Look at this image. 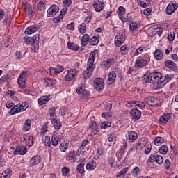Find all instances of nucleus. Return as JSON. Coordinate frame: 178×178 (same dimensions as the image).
Returning <instances> with one entry per match:
<instances>
[{
    "label": "nucleus",
    "instance_id": "obj_9",
    "mask_svg": "<svg viewBox=\"0 0 178 178\" xmlns=\"http://www.w3.org/2000/svg\"><path fill=\"white\" fill-rule=\"evenodd\" d=\"M145 104L150 105V106H158L159 105V101L155 97H147L145 99Z\"/></svg>",
    "mask_w": 178,
    "mask_h": 178
},
{
    "label": "nucleus",
    "instance_id": "obj_45",
    "mask_svg": "<svg viewBox=\"0 0 178 178\" xmlns=\"http://www.w3.org/2000/svg\"><path fill=\"white\" fill-rule=\"evenodd\" d=\"M1 176L3 178H10L12 176V170H10V168L2 172Z\"/></svg>",
    "mask_w": 178,
    "mask_h": 178
},
{
    "label": "nucleus",
    "instance_id": "obj_3",
    "mask_svg": "<svg viewBox=\"0 0 178 178\" xmlns=\"http://www.w3.org/2000/svg\"><path fill=\"white\" fill-rule=\"evenodd\" d=\"M29 108V102H22L21 104H18L14 106L9 111L10 115H16V113H20V112H24Z\"/></svg>",
    "mask_w": 178,
    "mask_h": 178
},
{
    "label": "nucleus",
    "instance_id": "obj_26",
    "mask_svg": "<svg viewBox=\"0 0 178 178\" xmlns=\"http://www.w3.org/2000/svg\"><path fill=\"white\" fill-rule=\"evenodd\" d=\"M41 162V156L36 155L31 158L30 161V166H35Z\"/></svg>",
    "mask_w": 178,
    "mask_h": 178
},
{
    "label": "nucleus",
    "instance_id": "obj_55",
    "mask_svg": "<svg viewBox=\"0 0 178 178\" xmlns=\"http://www.w3.org/2000/svg\"><path fill=\"white\" fill-rule=\"evenodd\" d=\"M144 148L145 154L148 155L149 154V152H151V149H152V145L147 143Z\"/></svg>",
    "mask_w": 178,
    "mask_h": 178
},
{
    "label": "nucleus",
    "instance_id": "obj_44",
    "mask_svg": "<svg viewBox=\"0 0 178 178\" xmlns=\"http://www.w3.org/2000/svg\"><path fill=\"white\" fill-rule=\"evenodd\" d=\"M61 173L62 176H64L65 177L70 175V169L67 168V166L63 167L61 169Z\"/></svg>",
    "mask_w": 178,
    "mask_h": 178
},
{
    "label": "nucleus",
    "instance_id": "obj_29",
    "mask_svg": "<svg viewBox=\"0 0 178 178\" xmlns=\"http://www.w3.org/2000/svg\"><path fill=\"white\" fill-rule=\"evenodd\" d=\"M131 115L132 116L133 119H136L138 120V119H140L141 118V111L138 109H132L130 111Z\"/></svg>",
    "mask_w": 178,
    "mask_h": 178
},
{
    "label": "nucleus",
    "instance_id": "obj_50",
    "mask_svg": "<svg viewBox=\"0 0 178 178\" xmlns=\"http://www.w3.org/2000/svg\"><path fill=\"white\" fill-rule=\"evenodd\" d=\"M129 47L126 44L122 46L120 48V51L122 55H127V54H129Z\"/></svg>",
    "mask_w": 178,
    "mask_h": 178
},
{
    "label": "nucleus",
    "instance_id": "obj_54",
    "mask_svg": "<svg viewBox=\"0 0 178 178\" xmlns=\"http://www.w3.org/2000/svg\"><path fill=\"white\" fill-rule=\"evenodd\" d=\"M163 166L166 170H169L170 169V166H172V163H170V159L165 160Z\"/></svg>",
    "mask_w": 178,
    "mask_h": 178
},
{
    "label": "nucleus",
    "instance_id": "obj_36",
    "mask_svg": "<svg viewBox=\"0 0 178 178\" xmlns=\"http://www.w3.org/2000/svg\"><path fill=\"white\" fill-rule=\"evenodd\" d=\"M154 55L155 59L157 60H162V59H163V53H162L159 49H156Z\"/></svg>",
    "mask_w": 178,
    "mask_h": 178
},
{
    "label": "nucleus",
    "instance_id": "obj_60",
    "mask_svg": "<svg viewBox=\"0 0 178 178\" xmlns=\"http://www.w3.org/2000/svg\"><path fill=\"white\" fill-rule=\"evenodd\" d=\"M139 5L141 6V8H147V6H149L151 5V3L149 2H145L143 0L139 1Z\"/></svg>",
    "mask_w": 178,
    "mask_h": 178
},
{
    "label": "nucleus",
    "instance_id": "obj_25",
    "mask_svg": "<svg viewBox=\"0 0 178 178\" xmlns=\"http://www.w3.org/2000/svg\"><path fill=\"white\" fill-rule=\"evenodd\" d=\"M172 79H173V75L172 74H168L164 76H162L161 84H162L163 86H165V84H168V83L171 81Z\"/></svg>",
    "mask_w": 178,
    "mask_h": 178
},
{
    "label": "nucleus",
    "instance_id": "obj_19",
    "mask_svg": "<svg viewBox=\"0 0 178 178\" xmlns=\"http://www.w3.org/2000/svg\"><path fill=\"white\" fill-rule=\"evenodd\" d=\"M148 62H149L148 58L138 59L135 62V66L136 67H143L144 66H147V65H148Z\"/></svg>",
    "mask_w": 178,
    "mask_h": 178
},
{
    "label": "nucleus",
    "instance_id": "obj_46",
    "mask_svg": "<svg viewBox=\"0 0 178 178\" xmlns=\"http://www.w3.org/2000/svg\"><path fill=\"white\" fill-rule=\"evenodd\" d=\"M78 30L80 34H84L87 30V26L85 23H82L81 25L78 26Z\"/></svg>",
    "mask_w": 178,
    "mask_h": 178
},
{
    "label": "nucleus",
    "instance_id": "obj_38",
    "mask_svg": "<svg viewBox=\"0 0 178 178\" xmlns=\"http://www.w3.org/2000/svg\"><path fill=\"white\" fill-rule=\"evenodd\" d=\"M17 84L19 86V88H21V90H24L26 87H27V81H24L22 79H17Z\"/></svg>",
    "mask_w": 178,
    "mask_h": 178
},
{
    "label": "nucleus",
    "instance_id": "obj_5",
    "mask_svg": "<svg viewBox=\"0 0 178 178\" xmlns=\"http://www.w3.org/2000/svg\"><path fill=\"white\" fill-rule=\"evenodd\" d=\"M172 122V114L171 113H164L159 119V124H166L168 122Z\"/></svg>",
    "mask_w": 178,
    "mask_h": 178
},
{
    "label": "nucleus",
    "instance_id": "obj_51",
    "mask_svg": "<svg viewBox=\"0 0 178 178\" xmlns=\"http://www.w3.org/2000/svg\"><path fill=\"white\" fill-rule=\"evenodd\" d=\"M90 45H98V42H99V40L97 36H93L90 38Z\"/></svg>",
    "mask_w": 178,
    "mask_h": 178
},
{
    "label": "nucleus",
    "instance_id": "obj_58",
    "mask_svg": "<svg viewBox=\"0 0 178 178\" xmlns=\"http://www.w3.org/2000/svg\"><path fill=\"white\" fill-rule=\"evenodd\" d=\"M46 4L44 1H40L38 3V10H44L45 9L46 7Z\"/></svg>",
    "mask_w": 178,
    "mask_h": 178
},
{
    "label": "nucleus",
    "instance_id": "obj_63",
    "mask_svg": "<svg viewBox=\"0 0 178 178\" xmlns=\"http://www.w3.org/2000/svg\"><path fill=\"white\" fill-rule=\"evenodd\" d=\"M168 41H175V32H170L167 37Z\"/></svg>",
    "mask_w": 178,
    "mask_h": 178
},
{
    "label": "nucleus",
    "instance_id": "obj_7",
    "mask_svg": "<svg viewBox=\"0 0 178 178\" xmlns=\"http://www.w3.org/2000/svg\"><path fill=\"white\" fill-rule=\"evenodd\" d=\"M104 80L102 78L95 79L94 86L97 91H102L104 90Z\"/></svg>",
    "mask_w": 178,
    "mask_h": 178
},
{
    "label": "nucleus",
    "instance_id": "obj_13",
    "mask_svg": "<svg viewBox=\"0 0 178 178\" xmlns=\"http://www.w3.org/2000/svg\"><path fill=\"white\" fill-rule=\"evenodd\" d=\"M126 138L129 143H134L138 138V134L134 131H129L126 135Z\"/></svg>",
    "mask_w": 178,
    "mask_h": 178
},
{
    "label": "nucleus",
    "instance_id": "obj_32",
    "mask_svg": "<svg viewBox=\"0 0 178 178\" xmlns=\"http://www.w3.org/2000/svg\"><path fill=\"white\" fill-rule=\"evenodd\" d=\"M44 83L47 87H54L56 84V80L49 78H44Z\"/></svg>",
    "mask_w": 178,
    "mask_h": 178
},
{
    "label": "nucleus",
    "instance_id": "obj_35",
    "mask_svg": "<svg viewBox=\"0 0 178 178\" xmlns=\"http://www.w3.org/2000/svg\"><path fill=\"white\" fill-rule=\"evenodd\" d=\"M88 41H90V35L88 34H84L82 36L81 43L83 47H86L87 44H88Z\"/></svg>",
    "mask_w": 178,
    "mask_h": 178
},
{
    "label": "nucleus",
    "instance_id": "obj_16",
    "mask_svg": "<svg viewBox=\"0 0 178 178\" xmlns=\"http://www.w3.org/2000/svg\"><path fill=\"white\" fill-rule=\"evenodd\" d=\"M177 8H178L177 3H170L168 5L165 12L167 15H173V13L176 12V9H177Z\"/></svg>",
    "mask_w": 178,
    "mask_h": 178
},
{
    "label": "nucleus",
    "instance_id": "obj_30",
    "mask_svg": "<svg viewBox=\"0 0 178 178\" xmlns=\"http://www.w3.org/2000/svg\"><path fill=\"white\" fill-rule=\"evenodd\" d=\"M165 67H168V69H172V70H175V69H177V65H176V63H175V62L170 60L165 61Z\"/></svg>",
    "mask_w": 178,
    "mask_h": 178
},
{
    "label": "nucleus",
    "instance_id": "obj_64",
    "mask_svg": "<svg viewBox=\"0 0 178 178\" xmlns=\"http://www.w3.org/2000/svg\"><path fill=\"white\" fill-rule=\"evenodd\" d=\"M67 112V108H66L65 107H62L60 109L59 115H60V116H65Z\"/></svg>",
    "mask_w": 178,
    "mask_h": 178
},
{
    "label": "nucleus",
    "instance_id": "obj_14",
    "mask_svg": "<svg viewBox=\"0 0 178 178\" xmlns=\"http://www.w3.org/2000/svg\"><path fill=\"white\" fill-rule=\"evenodd\" d=\"M117 15L122 22L124 23L127 22V18L124 17V15H126V8H124V7L120 6L117 10Z\"/></svg>",
    "mask_w": 178,
    "mask_h": 178
},
{
    "label": "nucleus",
    "instance_id": "obj_43",
    "mask_svg": "<svg viewBox=\"0 0 178 178\" xmlns=\"http://www.w3.org/2000/svg\"><path fill=\"white\" fill-rule=\"evenodd\" d=\"M24 40L26 42V44H29V45H33L34 44L35 41L37 40V39H34L31 37L25 36L24 37Z\"/></svg>",
    "mask_w": 178,
    "mask_h": 178
},
{
    "label": "nucleus",
    "instance_id": "obj_15",
    "mask_svg": "<svg viewBox=\"0 0 178 178\" xmlns=\"http://www.w3.org/2000/svg\"><path fill=\"white\" fill-rule=\"evenodd\" d=\"M89 129L91 130L92 134L95 136L97 134L98 131H99V124H98L95 121H91L89 124Z\"/></svg>",
    "mask_w": 178,
    "mask_h": 178
},
{
    "label": "nucleus",
    "instance_id": "obj_12",
    "mask_svg": "<svg viewBox=\"0 0 178 178\" xmlns=\"http://www.w3.org/2000/svg\"><path fill=\"white\" fill-rule=\"evenodd\" d=\"M93 8L95 12H101L104 10V8H105V3L102 1L96 0L94 1Z\"/></svg>",
    "mask_w": 178,
    "mask_h": 178
},
{
    "label": "nucleus",
    "instance_id": "obj_2",
    "mask_svg": "<svg viewBox=\"0 0 178 178\" xmlns=\"http://www.w3.org/2000/svg\"><path fill=\"white\" fill-rule=\"evenodd\" d=\"M162 80V73L152 72L148 76H145L143 83H151L152 84H158Z\"/></svg>",
    "mask_w": 178,
    "mask_h": 178
},
{
    "label": "nucleus",
    "instance_id": "obj_61",
    "mask_svg": "<svg viewBox=\"0 0 178 178\" xmlns=\"http://www.w3.org/2000/svg\"><path fill=\"white\" fill-rule=\"evenodd\" d=\"M50 120L52 124L59 121L60 120L58 119V116L56 115V114L54 115H50Z\"/></svg>",
    "mask_w": 178,
    "mask_h": 178
},
{
    "label": "nucleus",
    "instance_id": "obj_53",
    "mask_svg": "<svg viewBox=\"0 0 178 178\" xmlns=\"http://www.w3.org/2000/svg\"><path fill=\"white\" fill-rule=\"evenodd\" d=\"M43 143L44 145H47V147H51V137H49V136H46L43 138Z\"/></svg>",
    "mask_w": 178,
    "mask_h": 178
},
{
    "label": "nucleus",
    "instance_id": "obj_18",
    "mask_svg": "<svg viewBox=\"0 0 178 178\" xmlns=\"http://www.w3.org/2000/svg\"><path fill=\"white\" fill-rule=\"evenodd\" d=\"M27 152V148L23 145H18L14 152L15 155H24Z\"/></svg>",
    "mask_w": 178,
    "mask_h": 178
},
{
    "label": "nucleus",
    "instance_id": "obj_34",
    "mask_svg": "<svg viewBox=\"0 0 178 178\" xmlns=\"http://www.w3.org/2000/svg\"><path fill=\"white\" fill-rule=\"evenodd\" d=\"M67 148H69V142L67 140H64L59 147L61 152H66Z\"/></svg>",
    "mask_w": 178,
    "mask_h": 178
},
{
    "label": "nucleus",
    "instance_id": "obj_11",
    "mask_svg": "<svg viewBox=\"0 0 178 178\" xmlns=\"http://www.w3.org/2000/svg\"><path fill=\"white\" fill-rule=\"evenodd\" d=\"M149 161L152 163L156 162L158 165H162L163 163V157L159 154H154L149 158Z\"/></svg>",
    "mask_w": 178,
    "mask_h": 178
},
{
    "label": "nucleus",
    "instance_id": "obj_48",
    "mask_svg": "<svg viewBox=\"0 0 178 178\" xmlns=\"http://www.w3.org/2000/svg\"><path fill=\"white\" fill-rule=\"evenodd\" d=\"M164 141L165 140L163 139V138L159 136L154 139V143L155 145L159 146L161 145V144H163Z\"/></svg>",
    "mask_w": 178,
    "mask_h": 178
},
{
    "label": "nucleus",
    "instance_id": "obj_41",
    "mask_svg": "<svg viewBox=\"0 0 178 178\" xmlns=\"http://www.w3.org/2000/svg\"><path fill=\"white\" fill-rule=\"evenodd\" d=\"M127 172H129V167H125L121 171L117 173L116 177H122L126 176Z\"/></svg>",
    "mask_w": 178,
    "mask_h": 178
},
{
    "label": "nucleus",
    "instance_id": "obj_17",
    "mask_svg": "<svg viewBox=\"0 0 178 178\" xmlns=\"http://www.w3.org/2000/svg\"><path fill=\"white\" fill-rule=\"evenodd\" d=\"M113 65H115V58H107L102 62V67L104 69H109Z\"/></svg>",
    "mask_w": 178,
    "mask_h": 178
},
{
    "label": "nucleus",
    "instance_id": "obj_59",
    "mask_svg": "<svg viewBox=\"0 0 178 178\" xmlns=\"http://www.w3.org/2000/svg\"><path fill=\"white\" fill-rule=\"evenodd\" d=\"M155 30V33H154V35L155 34H157L159 35V37H161V35H162V33H163V28L162 27H157L156 29H154Z\"/></svg>",
    "mask_w": 178,
    "mask_h": 178
},
{
    "label": "nucleus",
    "instance_id": "obj_49",
    "mask_svg": "<svg viewBox=\"0 0 178 178\" xmlns=\"http://www.w3.org/2000/svg\"><path fill=\"white\" fill-rule=\"evenodd\" d=\"M140 173H141V170L139 167H134L131 171V175L134 177H137Z\"/></svg>",
    "mask_w": 178,
    "mask_h": 178
},
{
    "label": "nucleus",
    "instance_id": "obj_20",
    "mask_svg": "<svg viewBox=\"0 0 178 178\" xmlns=\"http://www.w3.org/2000/svg\"><path fill=\"white\" fill-rule=\"evenodd\" d=\"M59 132L58 131H56L54 132L53 136L51 137V144L53 147H56L58 144H59Z\"/></svg>",
    "mask_w": 178,
    "mask_h": 178
},
{
    "label": "nucleus",
    "instance_id": "obj_4",
    "mask_svg": "<svg viewBox=\"0 0 178 178\" xmlns=\"http://www.w3.org/2000/svg\"><path fill=\"white\" fill-rule=\"evenodd\" d=\"M148 144V138H141L135 144V149H144L145 146Z\"/></svg>",
    "mask_w": 178,
    "mask_h": 178
},
{
    "label": "nucleus",
    "instance_id": "obj_21",
    "mask_svg": "<svg viewBox=\"0 0 178 178\" xmlns=\"http://www.w3.org/2000/svg\"><path fill=\"white\" fill-rule=\"evenodd\" d=\"M115 80H116V72L115 71L110 72L107 79V84L108 86H111V84H113V83H115Z\"/></svg>",
    "mask_w": 178,
    "mask_h": 178
},
{
    "label": "nucleus",
    "instance_id": "obj_62",
    "mask_svg": "<svg viewBox=\"0 0 178 178\" xmlns=\"http://www.w3.org/2000/svg\"><path fill=\"white\" fill-rule=\"evenodd\" d=\"M112 124L111 123V122H108V121H106V122H104L102 124V129H107V127H111V125Z\"/></svg>",
    "mask_w": 178,
    "mask_h": 178
},
{
    "label": "nucleus",
    "instance_id": "obj_23",
    "mask_svg": "<svg viewBox=\"0 0 178 178\" xmlns=\"http://www.w3.org/2000/svg\"><path fill=\"white\" fill-rule=\"evenodd\" d=\"M86 170L89 172H91L92 170H95V169L97 168V161L94 159L90 160L87 164H86Z\"/></svg>",
    "mask_w": 178,
    "mask_h": 178
},
{
    "label": "nucleus",
    "instance_id": "obj_57",
    "mask_svg": "<svg viewBox=\"0 0 178 178\" xmlns=\"http://www.w3.org/2000/svg\"><path fill=\"white\" fill-rule=\"evenodd\" d=\"M53 125L56 130H60V129H62V122H60V120H59L58 122L53 123Z\"/></svg>",
    "mask_w": 178,
    "mask_h": 178
},
{
    "label": "nucleus",
    "instance_id": "obj_56",
    "mask_svg": "<svg viewBox=\"0 0 178 178\" xmlns=\"http://www.w3.org/2000/svg\"><path fill=\"white\" fill-rule=\"evenodd\" d=\"M77 170L79 173H81V175H83L85 170H84V163H81L79 165L77 166Z\"/></svg>",
    "mask_w": 178,
    "mask_h": 178
},
{
    "label": "nucleus",
    "instance_id": "obj_52",
    "mask_svg": "<svg viewBox=\"0 0 178 178\" xmlns=\"http://www.w3.org/2000/svg\"><path fill=\"white\" fill-rule=\"evenodd\" d=\"M168 146L163 145H161L159 149V152H160L161 154H162V155H165V154H168Z\"/></svg>",
    "mask_w": 178,
    "mask_h": 178
},
{
    "label": "nucleus",
    "instance_id": "obj_1",
    "mask_svg": "<svg viewBox=\"0 0 178 178\" xmlns=\"http://www.w3.org/2000/svg\"><path fill=\"white\" fill-rule=\"evenodd\" d=\"M94 62H95V52L92 51L88 60L86 70L83 73V81H86L87 79H90V77H91L92 72H94V69H95V65H94Z\"/></svg>",
    "mask_w": 178,
    "mask_h": 178
},
{
    "label": "nucleus",
    "instance_id": "obj_37",
    "mask_svg": "<svg viewBox=\"0 0 178 178\" xmlns=\"http://www.w3.org/2000/svg\"><path fill=\"white\" fill-rule=\"evenodd\" d=\"M67 161H75L76 160V154L73 151H70L66 155Z\"/></svg>",
    "mask_w": 178,
    "mask_h": 178
},
{
    "label": "nucleus",
    "instance_id": "obj_22",
    "mask_svg": "<svg viewBox=\"0 0 178 178\" xmlns=\"http://www.w3.org/2000/svg\"><path fill=\"white\" fill-rule=\"evenodd\" d=\"M65 70V67L60 65H57L56 67H51L50 68V73H54V74H59Z\"/></svg>",
    "mask_w": 178,
    "mask_h": 178
},
{
    "label": "nucleus",
    "instance_id": "obj_27",
    "mask_svg": "<svg viewBox=\"0 0 178 178\" xmlns=\"http://www.w3.org/2000/svg\"><path fill=\"white\" fill-rule=\"evenodd\" d=\"M24 140L26 145H29V147H31V145L34 144L33 136H30V134H26L25 136H24Z\"/></svg>",
    "mask_w": 178,
    "mask_h": 178
},
{
    "label": "nucleus",
    "instance_id": "obj_24",
    "mask_svg": "<svg viewBox=\"0 0 178 178\" xmlns=\"http://www.w3.org/2000/svg\"><path fill=\"white\" fill-rule=\"evenodd\" d=\"M38 30V26L37 25H31L27 27L25 30V34L30 35L31 34H34Z\"/></svg>",
    "mask_w": 178,
    "mask_h": 178
},
{
    "label": "nucleus",
    "instance_id": "obj_10",
    "mask_svg": "<svg viewBox=\"0 0 178 178\" xmlns=\"http://www.w3.org/2000/svg\"><path fill=\"white\" fill-rule=\"evenodd\" d=\"M126 41V36L122 33H120L116 35L115 38V44L117 47H120L123 42Z\"/></svg>",
    "mask_w": 178,
    "mask_h": 178
},
{
    "label": "nucleus",
    "instance_id": "obj_28",
    "mask_svg": "<svg viewBox=\"0 0 178 178\" xmlns=\"http://www.w3.org/2000/svg\"><path fill=\"white\" fill-rule=\"evenodd\" d=\"M51 100V96H42L38 99V103L39 105L42 106L48 103V101Z\"/></svg>",
    "mask_w": 178,
    "mask_h": 178
},
{
    "label": "nucleus",
    "instance_id": "obj_39",
    "mask_svg": "<svg viewBox=\"0 0 178 178\" xmlns=\"http://www.w3.org/2000/svg\"><path fill=\"white\" fill-rule=\"evenodd\" d=\"M29 79V71H23L19 76L18 79L27 81Z\"/></svg>",
    "mask_w": 178,
    "mask_h": 178
},
{
    "label": "nucleus",
    "instance_id": "obj_6",
    "mask_svg": "<svg viewBox=\"0 0 178 178\" xmlns=\"http://www.w3.org/2000/svg\"><path fill=\"white\" fill-rule=\"evenodd\" d=\"M76 76H77V70L74 68L70 69L65 76V80L66 81H72V80H74Z\"/></svg>",
    "mask_w": 178,
    "mask_h": 178
},
{
    "label": "nucleus",
    "instance_id": "obj_33",
    "mask_svg": "<svg viewBox=\"0 0 178 178\" xmlns=\"http://www.w3.org/2000/svg\"><path fill=\"white\" fill-rule=\"evenodd\" d=\"M31 127V120L27 119L24 123L22 131H29Z\"/></svg>",
    "mask_w": 178,
    "mask_h": 178
},
{
    "label": "nucleus",
    "instance_id": "obj_47",
    "mask_svg": "<svg viewBox=\"0 0 178 178\" xmlns=\"http://www.w3.org/2000/svg\"><path fill=\"white\" fill-rule=\"evenodd\" d=\"M31 45V50L33 51V52H38V49H40V46L38 44V41L37 40H35V42Z\"/></svg>",
    "mask_w": 178,
    "mask_h": 178
},
{
    "label": "nucleus",
    "instance_id": "obj_40",
    "mask_svg": "<svg viewBox=\"0 0 178 178\" xmlns=\"http://www.w3.org/2000/svg\"><path fill=\"white\" fill-rule=\"evenodd\" d=\"M145 46L141 45L140 47H138L134 52V56H137V55H141L143 52L146 51Z\"/></svg>",
    "mask_w": 178,
    "mask_h": 178
},
{
    "label": "nucleus",
    "instance_id": "obj_31",
    "mask_svg": "<svg viewBox=\"0 0 178 178\" xmlns=\"http://www.w3.org/2000/svg\"><path fill=\"white\" fill-rule=\"evenodd\" d=\"M140 27V26L138 22H132L129 25L131 31H137Z\"/></svg>",
    "mask_w": 178,
    "mask_h": 178
},
{
    "label": "nucleus",
    "instance_id": "obj_8",
    "mask_svg": "<svg viewBox=\"0 0 178 178\" xmlns=\"http://www.w3.org/2000/svg\"><path fill=\"white\" fill-rule=\"evenodd\" d=\"M59 12V6L56 4H53L48 10L47 16L48 17H54Z\"/></svg>",
    "mask_w": 178,
    "mask_h": 178
},
{
    "label": "nucleus",
    "instance_id": "obj_42",
    "mask_svg": "<svg viewBox=\"0 0 178 178\" xmlns=\"http://www.w3.org/2000/svg\"><path fill=\"white\" fill-rule=\"evenodd\" d=\"M69 49H72V51H77L80 49V47L79 45L74 44V42H68L67 43Z\"/></svg>",
    "mask_w": 178,
    "mask_h": 178
}]
</instances>
